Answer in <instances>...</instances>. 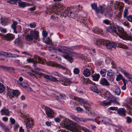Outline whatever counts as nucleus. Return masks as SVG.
I'll use <instances>...</instances> for the list:
<instances>
[{"mask_svg":"<svg viewBox=\"0 0 132 132\" xmlns=\"http://www.w3.org/2000/svg\"><path fill=\"white\" fill-rule=\"evenodd\" d=\"M105 30L107 32H110L114 35L132 41V34L128 35L124 31L123 28L118 25H112L106 28Z\"/></svg>","mask_w":132,"mask_h":132,"instance_id":"nucleus-1","label":"nucleus"},{"mask_svg":"<svg viewBox=\"0 0 132 132\" xmlns=\"http://www.w3.org/2000/svg\"><path fill=\"white\" fill-rule=\"evenodd\" d=\"M49 12L54 13L56 15H60V16H62L64 17L68 16L69 13L70 8L68 7L66 8L64 5L61 3L55 4L50 7Z\"/></svg>","mask_w":132,"mask_h":132,"instance_id":"nucleus-2","label":"nucleus"},{"mask_svg":"<svg viewBox=\"0 0 132 132\" xmlns=\"http://www.w3.org/2000/svg\"><path fill=\"white\" fill-rule=\"evenodd\" d=\"M95 44L97 46L101 47L105 46L108 49L116 47V44L112 42L103 39H99L96 40Z\"/></svg>","mask_w":132,"mask_h":132,"instance_id":"nucleus-3","label":"nucleus"},{"mask_svg":"<svg viewBox=\"0 0 132 132\" xmlns=\"http://www.w3.org/2000/svg\"><path fill=\"white\" fill-rule=\"evenodd\" d=\"M64 126L68 129L72 131L73 132H79L80 126L77 124L70 123L67 121H65L63 123Z\"/></svg>","mask_w":132,"mask_h":132,"instance_id":"nucleus-4","label":"nucleus"},{"mask_svg":"<svg viewBox=\"0 0 132 132\" xmlns=\"http://www.w3.org/2000/svg\"><path fill=\"white\" fill-rule=\"evenodd\" d=\"M52 49L56 50L59 52L62 53L63 54V56L68 61L72 63L73 61V59L70 53V51H68L67 50L61 48H53Z\"/></svg>","mask_w":132,"mask_h":132,"instance_id":"nucleus-5","label":"nucleus"},{"mask_svg":"<svg viewBox=\"0 0 132 132\" xmlns=\"http://www.w3.org/2000/svg\"><path fill=\"white\" fill-rule=\"evenodd\" d=\"M38 37V33L37 31H30L29 34L25 36V39L27 41L31 42L34 39L35 40L37 39Z\"/></svg>","mask_w":132,"mask_h":132,"instance_id":"nucleus-6","label":"nucleus"},{"mask_svg":"<svg viewBox=\"0 0 132 132\" xmlns=\"http://www.w3.org/2000/svg\"><path fill=\"white\" fill-rule=\"evenodd\" d=\"M32 72H33L34 73H32L31 75L35 77H37L38 75H39L40 76H43L45 79H48L49 80L52 81L53 82L56 81L57 80V79L56 78L52 76H49L47 75H45L42 73H39L38 72H37L36 71H35L34 72V71H32Z\"/></svg>","mask_w":132,"mask_h":132,"instance_id":"nucleus-7","label":"nucleus"},{"mask_svg":"<svg viewBox=\"0 0 132 132\" xmlns=\"http://www.w3.org/2000/svg\"><path fill=\"white\" fill-rule=\"evenodd\" d=\"M78 101L80 103L81 105L83 106L85 109L88 111L90 109V107L88 106L89 104L87 100L82 98L78 99Z\"/></svg>","mask_w":132,"mask_h":132,"instance_id":"nucleus-8","label":"nucleus"},{"mask_svg":"<svg viewBox=\"0 0 132 132\" xmlns=\"http://www.w3.org/2000/svg\"><path fill=\"white\" fill-rule=\"evenodd\" d=\"M47 65H51L53 67L59 68L66 71H67L68 70L67 68L63 66L57 64L56 63L52 61L49 62L48 63H47Z\"/></svg>","mask_w":132,"mask_h":132,"instance_id":"nucleus-9","label":"nucleus"},{"mask_svg":"<svg viewBox=\"0 0 132 132\" xmlns=\"http://www.w3.org/2000/svg\"><path fill=\"white\" fill-rule=\"evenodd\" d=\"M17 2L18 3L19 6L20 7L24 8L26 6H30L31 4L26 2H23L21 0H16Z\"/></svg>","mask_w":132,"mask_h":132,"instance_id":"nucleus-10","label":"nucleus"},{"mask_svg":"<svg viewBox=\"0 0 132 132\" xmlns=\"http://www.w3.org/2000/svg\"><path fill=\"white\" fill-rule=\"evenodd\" d=\"M114 6L115 9H118L121 11L122 10V8L124 6V5L121 3H119L118 2H115L114 3Z\"/></svg>","mask_w":132,"mask_h":132,"instance_id":"nucleus-11","label":"nucleus"},{"mask_svg":"<svg viewBox=\"0 0 132 132\" xmlns=\"http://www.w3.org/2000/svg\"><path fill=\"white\" fill-rule=\"evenodd\" d=\"M72 118L74 120L77 122H79L80 120L84 122H86L88 121H94V120L92 119L84 118H82L79 119L78 117L75 116H73Z\"/></svg>","mask_w":132,"mask_h":132,"instance_id":"nucleus-12","label":"nucleus"},{"mask_svg":"<svg viewBox=\"0 0 132 132\" xmlns=\"http://www.w3.org/2000/svg\"><path fill=\"white\" fill-rule=\"evenodd\" d=\"M3 37L4 39L7 41H10L12 40L14 38V35L11 34H8L4 35Z\"/></svg>","mask_w":132,"mask_h":132,"instance_id":"nucleus-13","label":"nucleus"},{"mask_svg":"<svg viewBox=\"0 0 132 132\" xmlns=\"http://www.w3.org/2000/svg\"><path fill=\"white\" fill-rule=\"evenodd\" d=\"M45 109L47 116L49 118L52 117L53 115V111L48 107H45Z\"/></svg>","mask_w":132,"mask_h":132,"instance_id":"nucleus-14","label":"nucleus"},{"mask_svg":"<svg viewBox=\"0 0 132 132\" xmlns=\"http://www.w3.org/2000/svg\"><path fill=\"white\" fill-rule=\"evenodd\" d=\"M14 43L15 45L19 46L21 48L23 47L22 44V42L20 40L19 38H18L15 40Z\"/></svg>","mask_w":132,"mask_h":132,"instance_id":"nucleus-15","label":"nucleus"},{"mask_svg":"<svg viewBox=\"0 0 132 132\" xmlns=\"http://www.w3.org/2000/svg\"><path fill=\"white\" fill-rule=\"evenodd\" d=\"M59 82L60 84L65 86L69 85L71 82V81L67 79H64L63 80L60 79Z\"/></svg>","mask_w":132,"mask_h":132,"instance_id":"nucleus-16","label":"nucleus"},{"mask_svg":"<svg viewBox=\"0 0 132 132\" xmlns=\"http://www.w3.org/2000/svg\"><path fill=\"white\" fill-rule=\"evenodd\" d=\"M118 113L120 116L125 117L126 115V111L125 109L123 108H120L117 110Z\"/></svg>","mask_w":132,"mask_h":132,"instance_id":"nucleus-17","label":"nucleus"},{"mask_svg":"<svg viewBox=\"0 0 132 132\" xmlns=\"http://www.w3.org/2000/svg\"><path fill=\"white\" fill-rule=\"evenodd\" d=\"M19 92L17 90H11L9 92V95L12 97L14 96H17L20 94Z\"/></svg>","mask_w":132,"mask_h":132,"instance_id":"nucleus-18","label":"nucleus"},{"mask_svg":"<svg viewBox=\"0 0 132 132\" xmlns=\"http://www.w3.org/2000/svg\"><path fill=\"white\" fill-rule=\"evenodd\" d=\"M100 84L102 85L109 86L110 84L107 80L104 78H102L100 81Z\"/></svg>","mask_w":132,"mask_h":132,"instance_id":"nucleus-19","label":"nucleus"},{"mask_svg":"<svg viewBox=\"0 0 132 132\" xmlns=\"http://www.w3.org/2000/svg\"><path fill=\"white\" fill-rule=\"evenodd\" d=\"M92 70L91 68H85L84 70L83 74L86 77H89L90 75V71Z\"/></svg>","mask_w":132,"mask_h":132,"instance_id":"nucleus-20","label":"nucleus"},{"mask_svg":"<svg viewBox=\"0 0 132 132\" xmlns=\"http://www.w3.org/2000/svg\"><path fill=\"white\" fill-rule=\"evenodd\" d=\"M105 10V7L104 6L101 5L99 6L97 10H96V13H100L103 14Z\"/></svg>","mask_w":132,"mask_h":132,"instance_id":"nucleus-21","label":"nucleus"},{"mask_svg":"<svg viewBox=\"0 0 132 132\" xmlns=\"http://www.w3.org/2000/svg\"><path fill=\"white\" fill-rule=\"evenodd\" d=\"M68 16L70 18L75 19L77 16V12L74 11H71L69 10V13Z\"/></svg>","mask_w":132,"mask_h":132,"instance_id":"nucleus-22","label":"nucleus"},{"mask_svg":"<svg viewBox=\"0 0 132 132\" xmlns=\"http://www.w3.org/2000/svg\"><path fill=\"white\" fill-rule=\"evenodd\" d=\"M113 92L116 95H119L121 93L120 87L118 86H115L113 90Z\"/></svg>","mask_w":132,"mask_h":132,"instance_id":"nucleus-23","label":"nucleus"},{"mask_svg":"<svg viewBox=\"0 0 132 132\" xmlns=\"http://www.w3.org/2000/svg\"><path fill=\"white\" fill-rule=\"evenodd\" d=\"M1 114L9 116L10 112L8 109H6L5 108H3L1 111Z\"/></svg>","mask_w":132,"mask_h":132,"instance_id":"nucleus-24","label":"nucleus"},{"mask_svg":"<svg viewBox=\"0 0 132 132\" xmlns=\"http://www.w3.org/2000/svg\"><path fill=\"white\" fill-rule=\"evenodd\" d=\"M112 9L111 8H110L109 10H107L105 13V15L107 17L110 18L112 16Z\"/></svg>","mask_w":132,"mask_h":132,"instance_id":"nucleus-25","label":"nucleus"},{"mask_svg":"<svg viewBox=\"0 0 132 132\" xmlns=\"http://www.w3.org/2000/svg\"><path fill=\"white\" fill-rule=\"evenodd\" d=\"M92 77L93 80L98 81L100 78V75L98 73H95L93 75H92Z\"/></svg>","mask_w":132,"mask_h":132,"instance_id":"nucleus-26","label":"nucleus"},{"mask_svg":"<svg viewBox=\"0 0 132 132\" xmlns=\"http://www.w3.org/2000/svg\"><path fill=\"white\" fill-rule=\"evenodd\" d=\"M35 58L38 60V62L39 63L44 64L45 62H46V61L45 59H42L39 57L38 56H35Z\"/></svg>","mask_w":132,"mask_h":132,"instance_id":"nucleus-27","label":"nucleus"},{"mask_svg":"<svg viewBox=\"0 0 132 132\" xmlns=\"http://www.w3.org/2000/svg\"><path fill=\"white\" fill-rule=\"evenodd\" d=\"M111 102L109 101L104 100L100 102V104L104 106H106L110 105Z\"/></svg>","mask_w":132,"mask_h":132,"instance_id":"nucleus-28","label":"nucleus"},{"mask_svg":"<svg viewBox=\"0 0 132 132\" xmlns=\"http://www.w3.org/2000/svg\"><path fill=\"white\" fill-rule=\"evenodd\" d=\"M93 31L94 33L96 34H102L103 33V32L101 29H99L97 28H95V29H93L92 30Z\"/></svg>","mask_w":132,"mask_h":132,"instance_id":"nucleus-29","label":"nucleus"},{"mask_svg":"<svg viewBox=\"0 0 132 132\" xmlns=\"http://www.w3.org/2000/svg\"><path fill=\"white\" fill-rule=\"evenodd\" d=\"M9 21L7 18H5L1 21V23L2 25H7L9 22Z\"/></svg>","mask_w":132,"mask_h":132,"instance_id":"nucleus-30","label":"nucleus"},{"mask_svg":"<svg viewBox=\"0 0 132 132\" xmlns=\"http://www.w3.org/2000/svg\"><path fill=\"white\" fill-rule=\"evenodd\" d=\"M26 127L27 128V131L28 132L29 131V129L31 128L33 126V125H32L30 121H28L26 122Z\"/></svg>","mask_w":132,"mask_h":132,"instance_id":"nucleus-31","label":"nucleus"},{"mask_svg":"<svg viewBox=\"0 0 132 132\" xmlns=\"http://www.w3.org/2000/svg\"><path fill=\"white\" fill-rule=\"evenodd\" d=\"M108 94H110L109 96L108 97V98L110 101L114 102L116 101L117 98H116L111 94L110 93L108 92Z\"/></svg>","mask_w":132,"mask_h":132,"instance_id":"nucleus-32","label":"nucleus"},{"mask_svg":"<svg viewBox=\"0 0 132 132\" xmlns=\"http://www.w3.org/2000/svg\"><path fill=\"white\" fill-rule=\"evenodd\" d=\"M90 89L93 91L95 93H98L99 92V91L97 87L94 85H93L91 87Z\"/></svg>","mask_w":132,"mask_h":132,"instance_id":"nucleus-33","label":"nucleus"},{"mask_svg":"<svg viewBox=\"0 0 132 132\" xmlns=\"http://www.w3.org/2000/svg\"><path fill=\"white\" fill-rule=\"evenodd\" d=\"M106 70L105 69H102L100 71V73L102 76L104 77L106 75Z\"/></svg>","mask_w":132,"mask_h":132,"instance_id":"nucleus-34","label":"nucleus"},{"mask_svg":"<svg viewBox=\"0 0 132 132\" xmlns=\"http://www.w3.org/2000/svg\"><path fill=\"white\" fill-rule=\"evenodd\" d=\"M45 40V43L47 44L50 45L51 44L52 42L49 37L47 38L46 37L45 38V40Z\"/></svg>","mask_w":132,"mask_h":132,"instance_id":"nucleus-35","label":"nucleus"},{"mask_svg":"<svg viewBox=\"0 0 132 132\" xmlns=\"http://www.w3.org/2000/svg\"><path fill=\"white\" fill-rule=\"evenodd\" d=\"M5 87L4 85L1 83H0V93L4 92L5 90Z\"/></svg>","mask_w":132,"mask_h":132,"instance_id":"nucleus-36","label":"nucleus"},{"mask_svg":"<svg viewBox=\"0 0 132 132\" xmlns=\"http://www.w3.org/2000/svg\"><path fill=\"white\" fill-rule=\"evenodd\" d=\"M86 80L84 82L83 84H85L86 85H87L88 84H92V82L88 78H87L86 79Z\"/></svg>","mask_w":132,"mask_h":132,"instance_id":"nucleus-37","label":"nucleus"},{"mask_svg":"<svg viewBox=\"0 0 132 132\" xmlns=\"http://www.w3.org/2000/svg\"><path fill=\"white\" fill-rule=\"evenodd\" d=\"M91 5L92 9L95 10L96 12V10H97L98 9L97 4L94 3L91 4Z\"/></svg>","mask_w":132,"mask_h":132,"instance_id":"nucleus-38","label":"nucleus"},{"mask_svg":"<svg viewBox=\"0 0 132 132\" xmlns=\"http://www.w3.org/2000/svg\"><path fill=\"white\" fill-rule=\"evenodd\" d=\"M18 24L17 21H14L11 25V27L13 29H16V25Z\"/></svg>","mask_w":132,"mask_h":132,"instance_id":"nucleus-39","label":"nucleus"},{"mask_svg":"<svg viewBox=\"0 0 132 132\" xmlns=\"http://www.w3.org/2000/svg\"><path fill=\"white\" fill-rule=\"evenodd\" d=\"M70 53L71 55L72 56V57H74L76 58L77 57L79 56V54L75 52H71L70 51Z\"/></svg>","mask_w":132,"mask_h":132,"instance_id":"nucleus-40","label":"nucleus"},{"mask_svg":"<svg viewBox=\"0 0 132 132\" xmlns=\"http://www.w3.org/2000/svg\"><path fill=\"white\" fill-rule=\"evenodd\" d=\"M15 69L13 68L7 66L6 71L10 72H12Z\"/></svg>","mask_w":132,"mask_h":132,"instance_id":"nucleus-41","label":"nucleus"},{"mask_svg":"<svg viewBox=\"0 0 132 132\" xmlns=\"http://www.w3.org/2000/svg\"><path fill=\"white\" fill-rule=\"evenodd\" d=\"M122 76L120 74H119L118 75L116 78V80L117 81H119L121 79H122Z\"/></svg>","mask_w":132,"mask_h":132,"instance_id":"nucleus-42","label":"nucleus"},{"mask_svg":"<svg viewBox=\"0 0 132 132\" xmlns=\"http://www.w3.org/2000/svg\"><path fill=\"white\" fill-rule=\"evenodd\" d=\"M80 128L79 132H81L80 130L81 129H82L85 132H89L90 131L89 130L85 127H80Z\"/></svg>","mask_w":132,"mask_h":132,"instance_id":"nucleus-43","label":"nucleus"},{"mask_svg":"<svg viewBox=\"0 0 132 132\" xmlns=\"http://www.w3.org/2000/svg\"><path fill=\"white\" fill-rule=\"evenodd\" d=\"M80 128L79 132H81L80 130L81 129H82L85 132H89L90 131L89 130L85 127H80Z\"/></svg>","mask_w":132,"mask_h":132,"instance_id":"nucleus-44","label":"nucleus"},{"mask_svg":"<svg viewBox=\"0 0 132 132\" xmlns=\"http://www.w3.org/2000/svg\"><path fill=\"white\" fill-rule=\"evenodd\" d=\"M83 23L84 24V26H85L86 27H88V21L86 20V19H83V20L82 21Z\"/></svg>","mask_w":132,"mask_h":132,"instance_id":"nucleus-45","label":"nucleus"},{"mask_svg":"<svg viewBox=\"0 0 132 132\" xmlns=\"http://www.w3.org/2000/svg\"><path fill=\"white\" fill-rule=\"evenodd\" d=\"M118 46L120 48L123 49H127L128 48V47L126 46L121 44H119Z\"/></svg>","mask_w":132,"mask_h":132,"instance_id":"nucleus-46","label":"nucleus"},{"mask_svg":"<svg viewBox=\"0 0 132 132\" xmlns=\"http://www.w3.org/2000/svg\"><path fill=\"white\" fill-rule=\"evenodd\" d=\"M1 126L3 129L5 131H7L9 130V129L6 127L3 123L1 124Z\"/></svg>","mask_w":132,"mask_h":132,"instance_id":"nucleus-47","label":"nucleus"},{"mask_svg":"<svg viewBox=\"0 0 132 132\" xmlns=\"http://www.w3.org/2000/svg\"><path fill=\"white\" fill-rule=\"evenodd\" d=\"M53 73L55 75L58 76L59 77L62 78L64 76H62L61 74H60L58 73L56 71H53Z\"/></svg>","mask_w":132,"mask_h":132,"instance_id":"nucleus-48","label":"nucleus"},{"mask_svg":"<svg viewBox=\"0 0 132 132\" xmlns=\"http://www.w3.org/2000/svg\"><path fill=\"white\" fill-rule=\"evenodd\" d=\"M42 34L43 37V40H45V38L47 37L48 34L46 31H43L42 32Z\"/></svg>","mask_w":132,"mask_h":132,"instance_id":"nucleus-49","label":"nucleus"},{"mask_svg":"<svg viewBox=\"0 0 132 132\" xmlns=\"http://www.w3.org/2000/svg\"><path fill=\"white\" fill-rule=\"evenodd\" d=\"M73 72L75 74H78L79 72V70L78 68H76L74 69Z\"/></svg>","mask_w":132,"mask_h":132,"instance_id":"nucleus-50","label":"nucleus"},{"mask_svg":"<svg viewBox=\"0 0 132 132\" xmlns=\"http://www.w3.org/2000/svg\"><path fill=\"white\" fill-rule=\"evenodd\" d=\"M8 2L12 4H17L16 0H10Z\"/></svg>","mask_w":132,"mask_h":132,"instance_id":"nucleus-51","label":"nucleus"},{"mask_svg":"<svg viewBox=\"0 0 132 132\" xmlns=\"http://www.w3.org/2000/svg\"><path fill=\"white\" fill-rule=\"evenodd\" d=\"M124 75L126 77L129 79H131L132 78V76L131 75L127 72Z\"/></svg>","mask_w":132,"mask_h":132,"instance_id":"nucleus-52","label":"nucleus"},{"mask_svg":"<svg viewBox=\"0 0 132 132\" xmlns=\"http://www.w3.org/2000/svg\"><path fill=\"white\" fill-rule=\"evenodd\" d=\"M36 24L34 22L30 23L29 26L31 28H35L36 27Z\"/></svg>","mask_w":132,"mask_h":132,"instance_id":"nucleus-53","label":"nucleus"},{"mask_svg":"<svg viewBox=\"0 0 132 132\" xmlns=\"http://www.w3.org/2000/svg\"><path fill=\"white\" fill-rule=\"evenodd\" d=\"M127 19L130 22H132V15H130L127 17Z\"/></svg>","mask_w":132,"mask_h":132,"instance_id":"nucleus-54","label":"nucleus"},{"mask_svg":"<svg viewBox=\"0 0 132 132\" xmlns=\"http://www.w3.org/2000/svg\"><path fill=\"white\" fill-rule=\"evenodd\" d=\"M26 61L28 63H33L34 61V60L33 58H29V59H27Z\"/></svg>","mask_w":132,"mask_h":132,"instance_id":"nucleus-55","label":"nucleus"},{"mask_svg":"<svg viewBox=\"0 0 132 132\" xmlns=\"http://www.w3.org/2000/svg\"><path fill=\"white\" fill-rule=\"evenodd\" d=\"M10 56L13 57H19V55L16 54L10 53Z\"/></svg>","mask_w":132,"mask_h":132,"instance_id":"nucleus-56","label":"nucleus"},{"mask_svg":"<svg viewBox=\"0 0 132 132\" xmlns=\"http://www.w3.org/2000/svg\"><path fill=\"white\" fill-rule=\"evenodd\" d=\"M68 49H70L71 50H74L75 49H76L77 47L76 46H71V47H67Z\"/></svg>","mask_w":132,"mask_h":132,"instance_id":"nucleus-57","label":"nucleus"},{"mask_svg":"<svg viewBox=\"0 0 132 132\" xmlns=\"http://www.w3.org/2000/svg\"><path fill=\"white\" fill-rule=\"evenodd\" d=\"M109 109L112 111L117 110L118 109V108L117 107H111L109 108Z\"/></svg>","mask_w":132,"mask_h":132,"instance_id":"nucleus-58","label":"nucleus"},{"mask_svg":"<svg viewBox=\"0 0 132 132\" xmlns=\"http://www.w3.org/2000/svg\"><path fill=\"white\" fill-rule=\"evenodd\" d=\"M0 55H1L6 56V55H8V54H7V52L3 51H0Z\"/></svg>","mask_w":132,"mask_h":132,"instance_id":"nucleus-59","label":"nucleus"},{"mask_svg":"<svg viewBox=\"0 0 132 132\" xmlns=\"http://www.w3.org/2000/svg\"><path fill=\"white\" fill-rule=\"evenodd\" d=\"M127 118V122L129 123H131V119L129 117H126Z\"/></svg>","mask_w":132,"mask_h":132,"instance_id":"nucleus-60","label":"nucleus"},{"mask_svg":"<svg viewBox=\"0 0 132 132\" xmlns=\"http://www.w3.org/2000/svg\"><path fill=\"white\" fill-rule=\"evenodd\" d=\"M128 10L127 9H125L124 10V13H123V16L125 18L127 17V14Z\"/></svg>","mask_w":132,"mask_h":132,"instance_id":"nucleus-61","label":"nucleus"},{"mask_svg":"<svg viewBox=\"0 0 132 132\" xmlns=\"http://www.w3.org/2000/svg\"><path fill=\"white\" fill-rule=\"evenodd\" d=\"M103 22L106 24H109L110 23V21L108 20L105 19L103 21Z\"/></svg>","mask_w":132,"mask_h":132,"instance_id":"nucleus-62","label":"nucleus"},{"mask_svg":"<svg viewBox=\"0 0 132 132\" xmlns=\"http://www.w3.org/2000/svg\"><path fill=\"white\" fill-rule=\"evenodd\" d=\"M10 120L11 121V123L12 124H15V120L14 119L12 118H10Z\"/></svg>","mask_w":132,"mask_h":132,"instance_id":"nucleus-63","label":"nucleus"},{"mask_svg":"<svg viewBox=\"0 0 132 132\" xmlns=\"http://www.w3.org/2000/svg\"><path fill=\"white\" fill-rule=\"evenodd\" d=\"M76 110L78 112H80L83 111V110L80 107H77L76 108Z\"/></svg>","mask_w":132,"mask_h":132,"instance_id":"nucleus-64","label":"nucleus"}]
</instances>
